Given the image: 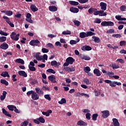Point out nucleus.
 <instances>
[{"instance_id": "f257e3e1", "label": "nucleus", "mask_w": 126, "mask_h": 126, "mask_svg": "<svg viewBox=\"0 0 126 126\" xmlns=\"http://www.w3.org/2000/svg\"><path fill=\"white\" fill-rule=\"evenodd\" d=\"M101 26L105 27H113L114 24L111 21H103L101 23Z\"/></svg>"}, {"instance_id": "f03ea898", "label": "nucleus", "mask_w": 126, "mask_h": 126, "mask_svg": "<svg viewBox=\"0 0 126 126\" xmlns=\"http://www.w3.org/2000/svg\"><path fill=\"white\" fill-rule=\"evenodd\" d=\"M3 19L4 20H5L6 23H7L9 25L10 27L14 28V24H12L10 21V19L8 18V17L7 16H3Z\"/></svg>"}, {"instance_id": "7ed1b4c3", "label": "nucleus", "mask_w": 126, "mask_h": 126, "mask_svg": "<svg viewBox=\"0 0 126 126\" xmlns=\"http://www.w3.org/2000/svg\"><path fill=\"white\" fill-rule=\"evenodd\" d=\"M65 62L68 63H70V65L73 64V63L75 62V60L72 57H69L65 60Z\"/></svg>"}, {"instance_id": "20e7f679", "label": "nucleus", "mask_w": 126, "mask_h": 126, "mask_svg": "<svg viewBox=\"0 0 126 126\" xmlns=\"http://www.w3.org/2000/svg\"><path fill=\"white\" fill-rule=\"evenodd\" d=\"M102 113V117L104 119H107L110 115L109 111L108 110H104L101 111Z\"/></svg>"}, {"instance_id": "39448f33", "label": "nucleus", "mask_w": 126, "mask_h": 126, "mask_svg": "<svg viewBox=\"0 0 126 126\" xmlns=\"http://www.w3.org/2000/svg\"><path fill=\"white\" fill-rule=\"evenodd\" d=\"M99 6L101 7V9L104 11L107 9V3L104 2H101L99 3Z\"/></svg>"}, {"instance_id": "423d86ee", "label": "nucleus", "mask_w": 126, "mask_h": 126, "mask_svg": "<svg viewBox=\"0 0 126 126\" xmlns=\"http://www.w3.org/2000/svg\"><path fill=\"white\" fill-rule=\"evenodd\" d=\"M40 53H33V57L36 58V60L38 61H42V56H40Z\"/></svg>"}, {"instance_id": "0eeeda50", "label": "nucleus", "mask_w": 126, "mask_h": 126, "mask_svg": "<svg viewBox=\"0 0 126 126\" xmlns=\"http://www.w3.org/2000/svg\"><path fill=\"white\" fill-rule=\"evenodd\" d=\"M39 99V95L35 92L32 91V99L34 100H38Z\"/></svg>"}, {"instance_id": "6e6552de", "label": "nucleus", "mask_w": 126, "mask_h": 126, "mask_svg": "<svg viewBox=\"0 0 126 126\" xmlns=\"http://www.w3.org/2000/svg\"><path fill=\"white\" fill-rule=\"evenodd\" d=\"M8 48L9 45L6 43H3L2 44H1L0 46V48L4 50H7Z\"/></svg>"}, {"instance_id": "1a4fd4ad", "label": "nucleus", "mask_w": 126, "mask_h": 126, "mask_svg": "<svg viewBox=\"0 0 126 126\" xmlns=\"http://www.w3.org/2000/svg\"><path fill=\"white\" fill-rule=\"evenodd\" d=\"M48 80L51 81V82L53 83H56L57 82L56 81V76L54 75L48 76Z\"/></svg>"}, {"instance_id": "9d476101", "label": "nucleus", "mask_w": 126, "mask_h": 126, "mask_svg": "<svg viewBox=\"0 0 126 126\" xmlns=\"http://www.w3.org/2000/svg\"><path fill=\"white\" fill-rule=\"evenodd\" d=\"M81 50L82 51H90L92 50V48L91 47L89 46H83V47L81 48Z\"/></svg>"}, {"instance_id": "9b49d317", "label": "nucleus", "mask_w": 126, "mask_h": 126, "mask_svg": "<svg viewBox=\"0 0 126 126\" xmlns=\"http://www.w3.org/2000/svg\"><path fill=\"white\" fill-rule=\"evenodd\" d=\"M51 64L52 66H54L55 67H58L61 65V63H58L56 61H52Z\"/></svg>"}, {"instance_id": "f8f14e48", "label": "nucleus", "mask_w": 126, "mask_h": 126, "mask_svg": "<svg viewBox=\"0 0 126 126\" xmlns=\"http://www.w3.org/2000/svg\"><path fill=\"white\" fill-rule=\"evenodd\" d=\"M69 10L70 12H71L73 13H78L79 12L78 8L73 7H70Z\"/></svg>"}, {"instance_id": "ddd939ff", "label": "nucleus", "mask_w": 126, "mask_h": 126, "mask_svg": "<svg viewBox=\"0 0 126 126\" xmlns=\"http://www.w3.org/2000/svg\"><path fill=\"white\" fill-rule=\"evenodd\" d=\"M112 121H113V125H114V126H120V123L118 122V119H117L116 118H114L112 119Z\"/></svg>"}, {"instance_id": "4468645a", "label": "nucleus", "mask_w": 126, "mask_h": 126, "mask_svg": "<svg viewBox=\"0 0 126 126\" xmlns=\"http://www.w3.org/2000/svg\"><path fill=\"white\" fill-rule=\"evenodd\" d=\"M7 93L5 91H3L2 92V95H0V100L3 101L5 99V97L6 96V94Z\"/></svg>"}, {"instance_id": "2eb2a0df", "label": "nucleus", "mask_w": 126, "mask_h": 126, "mask_svg": "<svg viewBox=\"0 0 126 126\" xmlns=\"http://www.w3.org/2000/svg\"><path fill=\"white\" fill-rule=\"evenodd\" d=\"M77 125L80 126H87V123L83 121H78V123H77Z\"/></svg>"}, {"instance_id": "dca6fc26", "label": "nucleus", "mask_w": 126, "mask_h": 126, "mask_svg": "<svg viewBox=\"0 0 126 126\" xmlns=\"http://www.w3.org/2000/svg\"><path fill=\"white\" fill-rule=\"evenodd\" d=\"M18 74L21 76H23L24 77H27V74L26 73V72H25V71H23V70L19 71Z\"/></svg>"}, {"instance_id": "f3484780", "label": "nucleus", "mask_w": 126, "mask_h": 126, "mask_svg": "<svg viewBox=\"0 0 126 126\" xmlns=\"http://www.w3.org/2000/svg\"><path fill=\"white\" fill-rule=\"evenodd\" d=\"M0 76L4 78L5 77L10 78L9 74L8 72L7 71L1 72V73L0 74Z\"/></svg>"}, {"instance_id": "a211bd4d", "label": "nucleus", "mask_w": 126, "mask_h": 126, "mask_svg": "<svg viewBox=\"0 0 126 126\" xmlns=\"http://www.w3.org/2000/svg\"><path fill=\"white\" fill-rule=\"evenodd\" d=\"M80 39L79 38H77L76 39V40H71L70 41V45L76 44H77L78 42H80Z\"/></svg>"}, {"instance_id": "6ab92c4d", "label": "nucleus", "mask_w": 126, "mask_h": 126, "mask_svg": "<svg viewBox=\"0 0 126 126\" xmlns=\"http://www.w3.org/2000/svg\"><path fill=\"white\" fill-rule=\"evenodd\" d=\"M2 113L7 117L11 118L12 115L9 113L4 108H2Z\"/></svg>"}, {"instance_id": "aec40b11", "label": "nucleus", "mask_w": 126, "mask_h": 126, "mask_svg": "<svg viewBox=\"0 0 126 126\" xmlns=\"http://www.w3.org/2000/svg\"><path fill=\"white\" fill-rule=\"evenodd\" d=\"M53 111L51 110H48L47 112H42L43 115H46V117H49L50 116V114H52Z\"/></svg>"}, {"instance_id": "412c9836", "label": "nucleus", "mask_w": 126, "mask_h": 126, "mask_svg": "<svg viewBox=\"0 0 126 126\" xmlns=\"http://www.w3.org/2000/svg\"><path fill=\"white\" fill-rule=\"evenodd\" d=\"M80 58H81L82 60H85L87 61H89L90 60H91V58L90 57H87L86 55H81Z\"/></svg>"}, {"instance_id": "4be33fe9", "label": "nucleus", "mask_w": 126, "mask_h": 126, "mask_svg": "<svg viewBox=\"0 0 126 126\" xmlns=\"http://www.w3.org/2000/svg\"><path fill=\"white\" fill-rule=\"evenodd\" d=\"M94 74H96V76L99 77L101 75L100 70L98 69H94Z\"/></svg>"}, {"instance_id": "5701e85b", "label": "nucleus", "mask_w": 126, "mask_h": 126, "mask_svg": "<svg viewBox=\"0 0 126 126\" xmlns=\"http://www.w3.org/2000/svg\"><path fill=\"white\" fill-rule=\"evenodd\" d=\"M15 62L18 63H21L22 64H25V62L24 60L22 59L19 58V59H17L16 60H15Z\"/></svg>"}, {"instance_id": "b1692460", "label": "nucleus", "mask_w": 126, "mask_h": 126, "mask_svg": "<svg viewBox=\"0 0 126 126\" xmlns=\"http://www.w3.org/2000/svg\"><path fill=\"white\" fill-rule=\"evenodd\" d=\"M39 43H40V41H39L37 39L35 40H32V46H37Z\"/></svg>"}, {"instance_id": "393cba45", "label": "nucleus", "mask_w": 126, "mask_h": 126, "mask_svg": "<svg viewBox=\"0 0 126 126\" xmlns=\"http://www.w3.org/2000/svg\"><path fill=\"white\" fill-rule=\"evenodd\" d=\"M92 38L94 39V42L96 43H98L100 41V38L98 37L93 36Z\"/></svg>"}, {"instance_id": "a878e982", "label": "nucleus", "mask_w": 126, "mask_h": 126, "mask_svg": "<svg viewBox=\"0 0 126 126\" xmlns=\"http://www.w3.org/2000/svg\"><path fill=\"white\" fill-rule=\"evenodd\" d=\"M49 10L50 11L55 12L58 10V8L55 6H49Z\"/></svg>"}, {"instance_id": "bb28decb", "label": "nucleus", "mask_w": 126, "mask_h": 126, "mask_svg": "<svg viewBox=\"0 0 126 126\" xmlns=\"http://www.w3.org/2000/svg\"><path fill=\"white\" fill-rule=\"evenodd\" d=\"M79 37H80L81 38H84L86 37H88V36L86 32H82L79 33Z\"/></svg>"}, {"instance_id": "cd10ccee", "label": "nucleus", "mask_w": 126, "mask_h": 126, "mask_svg": "<svg viewBox=\"0 0 126 126\" xmlns=\"http://www.w3.org/2000/svg\"><path fill=\"white\" fill-rule=\"evenodd\" d=\"M96 11H94V14L95 16L99 15V14L104 13V10H96Z\"/></svg>"}, {"instance_id": "c85d7f7f", "label": "nucleus", "mask_w": 126, "mask_h": 126, "mask_svg": "<svg viewBox=\"0 0 126 126\" xmlns=\"http://www.w3.org/2000/svg\"><path fill=\"white\" fill-rule=\"evenodd\" d=\"M7 108L9 109L10 111H13L14 109H16V107L14 105H8Z\"/></svg>"}, {"instance_id": "c756f323", "label": "nucleus", "mask_w": 126, "mask_h": 126, "mask_svg": "<svg viewBox=\"0 0 126 126\" xmlns=\"http://www.w3.org/2000/svg\"><path fill=\"white\" fill-rule=\"evenodd\" d=\"M96 11H97V9L94 8L93 7H91L88 10V13H89L90 14H92L94 13V12H95Z\"/></svg>"}, {"instance_id": "7c9ffc66", "label": "nucleus", "mask_w": 126, "mask_h": 126, "mask_svg": "<svg viewBox=\"0 0 126 126\" xmlns=\"http://www.w3.org/2000/svg\"><path fill=\"white\" fill-rule=\"evenodd\" d=\"M69 4L72 5L77 6L79 4V3L78 1L70 0Z\"/></svg>"}, {"instance_id": "2f4dec72", "label": "nucleus", "mask_w": 126, "mask_h": 126, "mask_svg": "<svg viewBox=\"0 0 126 126\" xmlns=\"http://www.w3.org/2000/svg\"><path fill=\"white\" fill-rule=\"evenodd\" d=\"M0 83L1 84H4L5 86H8L9 85V83L7 82L6 80L4 79H1L0 80Z\"/></svg>"}, {"instance_id": "473e14b6", "label": "nucleus", "mask_w": 126, "mask_h": 126, "mask_svg": "<svg viewBox=\"0 0 126 126\" xmlns=\"http://www.w3.org/2000/svg\"><path fill=\"white\" fill-rule=\"evenodd\" d=\"M110 66H111L113 69L120 68V66L116 64V63H112Z\"/></svg>"}, {"instance_id": "72a5a7b5", "label": "nucleus", "mask_w": 126, "mask_h": 126, "mask_svg": "<svg viewBox=\"0 0 126 126\" xmlns=\"http://www.w3.org/2000/svg\"><path fill=\"white\" fill-rule=\"evenodd\" d=\"M37 120H38V121L40 122L41 124L45 123V120L44 118L42 117H39V118L37 119Z\"/></svg>"}, {"instance_id": "f704fd0d", "label": "nucleus", "mask_w": 126, "mask_h": 126, "mask_svg": "<svg viewBox=\"0 0 126 126\" xmlns=\"http://www.w3.org/2000/svg\"><path fill=\"white\" fill-rule=\"evenodd\" d=\"M86 34H87V35L88 37L95 35V32H93L91 31L87 32Z\"/></svg>"}, {"instance_id": "c9c22d12", "label": "nucleus", "mask_w": 126, "mask_h": 126, "mask_svg": "<svg viewBox=\"0 0 126 126\" xmlns=\"http://www.w3.org/2000/svg\"><path fill=\"white\" fill-rule=\"evenodd\" d=\"M59 104L63 105L65 103H66V100L65 98H62L61 101H58Z\"/></svg>"}, {"instance_id": "e433bc0d", "label": "nucleus", "mask_w": 126, "mask_h": 126, "mask_svg": "<svg viewBox=\"0 0 126 126\" xmlns=\"http://www.w3.org/2000/svg\"><path fill=\"white\" fill-rule=\"evenodd\" d=\"M38 8L36 7L35 5H32V11L35 12L38 11Z\"/></svg>"}, {"instance_id": "4c0bfd02", "label": "nucleus", "mask_w": 126, "mask_h": 126, "mask_svg": "<svg viewBox=\"0 0 126 126\" xmlns=\"http://www.w3.org/2000/svg\"><path fill=\"white\" fill-rule=\"evenodd\" d=\"M63 35H71V32L70 31H63L62 33Z\"/></svg>"}, {"instance_id": "58836bf2", "label": "nucleus", "mask_w": 126, "mask_h": 126, "mask_svg": "<svg viewBox=\"0 0 126 126\" xmlns=\"http://www.w3.org/2000/svg\"><path fill=\"white\" fill-rule=\"evenodd\" d=\"M20 36V34L18 33L14 37L12 38V39L14 41H18L19 40V37Z\"/></svg>"}, {"instance_id": "ea45409f", "label": "nucleus", "mask_w": 126, "mask_h": 126, "mask_svg": "<svg viewBox=\"0 0 126 126\" xmlns=\"http://www.w3.org/2000/svg\"><path fill=\"white\" fill-rule=\"evenodd\" d=\"M46 72H47L48 73H51L53 74L56 73L55 70H54V69H52V68L48 69L47 70H46Z\"/></svg>"}, {"instance_id": "a19ab883", "label": "nucleus", "mask_w": 126, "mask_h": 126, "mask_svg": "<svg viewBox=\"0 0 126 126\" xmlns=\"http://www.w3.org/2000/svg\"><path fill=\"white\" fill-rule=\"evenodd\" d=\"M6 41V37L1 36L0 37V42H4Z\"/></svg>"}, {"instance_id": "79ce46f5", "label": "nucleus", "mask_w": 126, "mask_h": 126, "mask_svg": "<svg viewBox=\"0 0 126 126\" xmlns=\"http://www.w3.org/2000/svg\"><path fill=\"white\" fill-rule=\"evenodd\" d=\"M98 114H94L92 115V119L94 121H96V119L98 117Z\"/></svg>"}, {"instance_id": "37998d69", "label": "nucleus", "mask_w": 126, "mask_h": 126, "mask_svg": "<svg viewBox=\"0 0 126 126\" xmlns=\"http://www.w3.org/2000/svg\"><path fill=\"white\" fill-rule=\"evenodd\" d=\"M73 23H74V25L76 26L77 27H79L80 25V22L79 21L74 20L73 21Z\"/></svg>"}, {"instance_id": "c03bdc74", "label": "nucleus", "mask_w": 126, "mask_h": 126, "mask_svg": "<svg viewBox=\"0 0 126 126\" xmlns=\"http://www.w3.org/2000/svg\"><path fill=\"white\" fill-rule=\"evenodd\" d=\"M13 14V13L10 10H7V12L5 13V15L8 16H11Z\"/></svg>"}, {"instance_id": "a18cd8bd", "label": "nucleus", "mask_w": 126, "mask_h": 126, "mask_svg": "<svg viewBox=\"0 0 126 126\" xmlns=\"http://www.w3.org/2000/svg\"><path fill=\"white\" fill-rule=\"evenodd\" d=\"M107 75H108V76H109V77L110 78H113V75H114V73L113 72H110V71H108L107 73Z\"/></svg>"}, {"instance_id": "49530a36", "label": "nucleus", "mask_w": 126, "mask_h": 126, "mask_svg": "<svg viewBox=\"0 0 126 126\" xmlns=\"http://www.w3.org/2000/svg\"><path fill=\"white\" fill-rule=\"evenodd\" d=\"M44 97H45L46 99H48V101H51V97L50 96L49 94H45Z\"/></svg>"}, {"instance_id": "de8ad7c7", "label": "nucleus", "mask_w": 126, "mask_h": 126, "mask_svg": "<svg viewBox=\"0 0 126 126\" xmlns=\"http://www.w3.org/2000/svg\"><path fill=\"white\" fill-rule=\"evenodd\" d=\"M91 69L90 67L87 66L85 67V69H84V71H85V73H89Z\"/></svg>"}, {"instance_id": "09e8293b", "label": "nucleus", "mask_w": 126, "mask_h": 126, "mask_svg": "<svg viewBox=\"0 0 126 126\" xmlns=\"http://www.w3.org/2000/svg\"><path fill=\"white\" fill-rule=\"evenodd\" d=\"M74 71H75V68H74V67H69L67 71L69 72H74Z\"/></svg>"}, {"instance_id": "8fccbe9b", "label": "nucleus", "mask_w": 126, "mask_h": 126, "mask_svg": "<svg viewBox=\"0 0 126 126\" xmlns=\"http://www.w3.org/2000/svg\"><path fill=\"white\" fill-rule=\"evenodd\" d=\"M78 2L81 4H85L89 1V0H78Z\"/></svg>"}, {"instance_id": "3c124183", "label": "nucleus", "mask_w": 126, "mask_h": 126, "mask_svg": "<svg viewBox=\"0 0 126 126\" xmlns=\"http://www.w3.org/2000/svg\"><path fill=\"white\" fill-rule=\"evenodd\" d=\"M78 2L81 4H85L89 1V0H78Z\"/></svg>"}, {"instance_id": "603ef678", "label": "nucleus", "mask_w": 126, "mask_h": 126, "mask_svg": "<svg viewBox=\"0 0 126 126\" xmlns=\"http://www.w3.org/2000/svg\"><path fill=\"white\" fill-rule=\"evenodd\" d=\"M115 31L114 29H109V30L107 31V34H111L112 33H114Z\"/></svg>"}, {"instance_id": "864d4df0", "label": "nucleus", "mask_w": 126, "mask_h": 126, "mask_svg": "<svg viewBox=\"0 0 126 126\" xmlns=\"http://www.w3.org/2000/svg\"><path fill=\"white\" fill-rule=\"evenodd\" d=\"M119 44L121 46H126V42L125 40L121 41Z\"/></svg>"}, {"instance_id": "5fc2aeb1", "label": "nucleus", "mask_w": 126, "mask_h": 126, "mask_svg": "<svg viewBox=\"0 0 126 126\" xmlns=\"http://www.w3.org/2000/svg\"><path fill=\"white\" fill-rule=\"evenodd\" d=\"M117 62H119V63L123 64L125 63V61L123 60L122 59H118L116 60Z\"/></svg>"}, {"instance_id": "6e6d98bb", "label": "nucleus", "mask_w": 126, "mask_h": 126, "mask_svg": "<svg viewBox=\"0 0 126 126\" xmlns=\"http://www.w3.org/2000/svg\"><path fill=\"white\" fill-rule=\"evenodd\" d=\"M41 51L42 52V53H49V50H48L46 48H43L42 49H41Z\"/></svg>"}, {"instance_id": "4d7b16f0", "label": "nucleus", "mask_w": 126, "mask_h": 126, "mask_svg": "<svg viewBox=\"0 0 126 126\" xmlns=\"http://www.w3.org/2000/svg\"><path fill=\"white\" fill-rule=\"evenodd\" d=\"M112 37L116 38H121L122 37V35L120 34H112Z\"/></svg>"}, {"instance_id": "13d9d810", "label": "nucleus", "mask_w": 126, "mask_h": 126, "mask_svg": "<svg viewBox=\"0 0 126 126\" xmlns=\"http://www.w3.org/2000/svg\"><path fill=\"white\" fill-rule=\"evenodd\" d=\"M91 115V114L89 113L86 114V118H87L88 120H90V119H91V118L90 117Z\"/></svg>"}, {"instance_id": "bf43d9fd", "label": "nucleus", "mask_w": 126, "mask_h": 126, "mask_svg": "<svg viewBox=\"0 0 126 126\" xmlns=\"http://www.w3.org/2000/svg\"><path fill=\"white\" fill-rule=\"evenodd\" d=\"M29 124V122L27 121H24L23 122V124H21V126H27V125Z\"/></svg>"}, {"instance_id": "052dcab7", "label": "nucleus", "mask_w": 126, "mask_h": 126, "mask_svg": "<svg viewBox=\"0 0 126 126\" xmlns=\"http://www.w3.org/2000/svg\"><path fill=\"white\" fill-rule=\"evenodd\" d=\"M16 33L14 32H12L11 33V34H10V38L13 39L16 35Z\"/></svg>"}, {"instance_id": "680f3d73", "label": "nucleus", "mask_w": 126, "mask_h": 126, "mask_svg": "<svg viewBox=\"0 0 126 126\" xmlns=\"http://www.w3.org/2000/svg\"><path fill=\"white\" fill-rule=\"evenodd\" d=\"M125 9H126V6L125 5H122L120 7V10L121 11H125Z\"/></svg>"}, {"instance_id": "e2e57ef3", "label": "nucleus", "mask_w": 126, "mask_h": 126, "mask_svg": "<svg viewBox=\"0 0 126 126\" xmlns=\"http://www.w3.org/2000/svg\"><path fill=\"white\" fill-rule=\"evenodd\" d=\"M0 34L4 35V36H7L8 34L6 32H4L2 31H0Z\"/></svg>"}, {"instance_id": "0e129e2a", "label": "nucleus", "mask_w": 126, "mask_h": 126, "mask_svg": "<svg viewBox=\"0 0 126 126\" xmlns=\"http://www.w3.org/2000/svg\"><path fill=\"white\" fill-rule=\"evenodd\" d=\"M46 46L48 47H49L50 48H52V49L54 48V46H53V44H52V43H48L47 44H46Z\"/></svg>"}, {"instance_id": "69168bd1", "label": "nucleus", "mask_w": 126, "mask_h": 126, "mask_svg": "<svg viewBox=\"0 0 126 126\" xmlns=\"http://www.w3.org/2000/svg\"><path fill=\"white\" fill-rule=\"evenodd\" d=\"M83 82H85L87 85H89L90 81L89 79H88L87 78H85L84 79Z\"/></svg>"}, {"instance_id": "338daca9", "label": "nucleus", "mask_w": 126, "mask_h": 126, "mask_svg": "<svg viewBox=\"0 0 126 126\" xmlns=\"http://www.w3.org/2000/svg\"><path fill=\"white\" fill-rule=\"evenodd\" d=\"M94 23L96 24H100L101 23L100 19H96L95 21H94Z\"/></svg>"}, {"instance_id": "774afa93", "label": "nucleus", "mask_w": 126, "mask_h": 126, "mask_svg": "<svg viewBox=\"0 0 126 126\" xmlns=\"http://www.w3.org/2000/svg\"><path fill=\"white\" fill-rule=\"evenodd\" d=\"M120 53L123 54H126V50H125V49H123V50H121V51H120Z\"/></svg>"}]
</instances>
